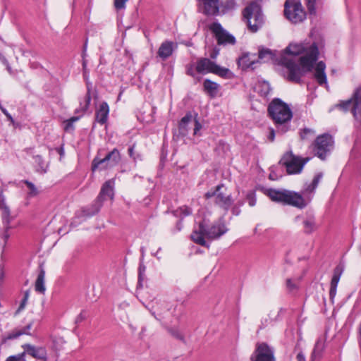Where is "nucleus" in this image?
<instances>
[{"instance_id": "nucleus-18", "label": "nucleus", "mask_w": 361, "mask_h": 361, "mask_svg": "<svg viewBox=\"0 0 361 361\" xmlns=\"http://www.w3.org/2000/svg\"><path fill=\"white\" fill-rule=\"evenodd\" d=\"M326 347V339L319 337L317 340L313 350L311 353L310 361H317L322 357V354Z\"/></svg>"}, {"instance_id": "nucleus-25", "label": "nucleus", "mask_w": 361, "mask_h": 361, "mask_svg": "<svg viewBox=\"0 0 361 361\" xmlns=\"http://www.w3.org/2000/svg\"><path fill=\"white\" fill-rule=\"evenodd\" d=\"M255 63V55L250 54H245L238 59V64L243 69L245 68H254L253 66Z\"/></svg>"}, {"instance_id": "nucleus-31", "label": "nucleus", "mask_w": 361, "mask_h": 361, "mask_svg": "<svg viewBox=\"0 0 361 361\" xmlns=\"http://www.w3.org/2000/svg\"><path fill=\"white\" fill-rule=\"evenodd\" d=\"M316 188H312L310 183H306L300 193L305 200H307V205L311 202Z\"/></svg>"}, {"instance_id": "nucleus-44", "label": "nucleus", "mask_w": 361, "mask_h": 361, "mask_svg": "<svg viewBox=\"0 0 361 361\" xmlns=\"http://www.w3.org/2000/svg\"><path fill=\"white\" fill-rule=\"evenodd\" d=\"M317 0H306V4L309 12L311 14H314L316 11L315 4Z\"/></svg>"}, {"instance_id": "nucleus-13", "label": "nucleus", "mask_w": 361, "mask_h": 361, "mask_svg": "<svg viewBox=\"0 0 361 361\" xmlns=\"http://www.w3.org/2000/svg\"><path fill=\"white\" fill-rule=\"evenodd\" d=\"M251 361H275L274 350L266 343H257L250 356Z\"/></svg>"}, {"instance_id": "nucleus-4", "label": "nucleus", "mask_w": 361, "mask_h": 361, "mask_svg": "<svg viewBox=\"0 0 361 361\" xmlns=\"http://www.w3.org/2000/svg\"><path fill=\"white\" fill-rule=\"evenodd\" d=\"M268 196L274 202L289 204L300 209L307 206V200H305L299 192L294 191L269 189Z\"/></svg>"}, {"instance_id": "nucleus-6", "label": "nucleus", "mask_w": 361, "mask_h": 361, "mask_svg": "<svg viewBox=\"0 0 361 361\" xmlns=\"http://www.w3.org/2000/svg\"><path fill=\"white\" fill-rule=\"evenodd\" d=\"M310 158H301L295 156L291 152L286 153L281 158L280 163L286 166L288 174L301 173L304 166L309 161Z\"/></svg>"}, {"instance_id": "nucleus-35", "label": "nucleus", "mask_w": 361, "mask_h": 361, "mask_svg": "<svg viewBox=\"0 0 361 361\" xmlns=\"http://www.w3.org/2000/svg\"><path fill=\"white\" fill-rule=\"evenodd\" d=\"M192 116L191 113H188L183 117L179 123V130L181 133H185L188 130L187 125L192 121Z\"/></svg>"}, {"instance_id": "nucleus-37", "label": "nucleus", "mask_w": 361, "mask_h": 361, "mask_svg": "<svg viewBox=\"0 0 361 361\" xmlns=\"http://www.w3.org/2000/svg\"><path fill=\"white\" fill-rule=\"evenodd\" d=\"M173 213L175 216L183 218L191 214L192 209L187 206H183L176 209Z\"/></svg>"}, {"instance_id": "nucleus-22", "label": "nucleus", "mask_w": 361, "mask_h": 361, "mask_svg": "<svg viewBox=\"0 0 361 361\" xmlns=\"http://www.w3.org/2000/svg\"><path fill=\"white\" fill-rule=\"evenodd\" d=\"M304 232L307 234H310L318 228V225L316 222L315 216L312 214H307L305 216L303 221Z\"/></svg>"}, {"instance_id": "nucleus-55", "label": "nucleus", "mask_w": 361, "mask_h": 361, "mask_svg": "<svg viewBox=\"0 0 361 361\" xmlns=\"http://www.w3.org/2000/svg\"><path fill=\"white\" fill-rule=\"evenodd\" d=\"M357 334H358V336H357L358 343H359L360 348H361V323L359 324V326L357 327Z\"/></svg>"}, {"instance_id": "nucleus-29", "label": "nucleus", "mask_w": 361, "mask_h": 361, "mask_svg": "<svg viewBox=\"0 0 361 361\" xmlns=\"http://www.w3.org/2000/svg\"><path fill=\"white\" fill-rule=\"evenodd\" d=\"M32 326V323H30L20 329H15L9 334L8 338L9 339H15L24 334L29 335Z\"/></svg>"}, {"instance_id": "nucleus-53", "label": "nucleus", "mask_w": 361, "mask_h": 361, "mask_svg": "<svg viewBox=\"0 0 361 361\" xmlns=\"http://www.w3.org/2000/svg\"><path fill=\"white\" fill-rule=\"evenodd\" d=\"M336 288H337L336 287H330L329 295L331 299H333L335 297L336 294Z\"/></svg>"}, {"instance_id": "nucleus-63", "label": "nucleus", "mask_w": 361, "mask_h": 361, "mask_svg": "<svg viewBox=\"0 0 361 361\" xmlns=\"http://www.w3.org/2000/svg\"><path fill=\"white\" fill-rule=\"evenodd\" d=\"M176 228H177V230H178V231H180V230H181V228H182V223H181V221H180V220H179V221L177 222Z\"/></svg>"}, {"instance_id": "nucleus-3", "label": "nucleus", "mask_w": 361, "mask_h": 361, "mask_svg": "<svg viewBox=\"0 0 361 361\" xmlns=\"http://www.w3.org/2000/svg\"><path fill=\"white\" fill-rule=\"evenodd\" d=\"M227 231V228L224 224H216L207 228L204 221L200 222L199 226L191 234L192 240L202 245L206 246L207 243L204 238L209 239H216L221 237Z\"/></svg>"}, {"instance_id": "nucleus-40", "label": "nucleus", "mask_w": 361, "mask_h": 361, "mask_svg": "<svg viewBox=\"0 0 361 361\" xmlns=\"http://www.w3.org/2000/svg\"><path fill=\"white\" fill-rule=\"evenodd\" d=\"M315 135L314 130L310 128H304L300 133V137L302 140H310L314 137Z\"/></svg>"}, {"instance_id": "nucleus-56", "label": "nucleus", "mask_w": 361, "mask_h": 361, "mask_svg": "<svg viewBox=\"0 0 361 361\" xmlns=\"http://www.w3.org/2000/svg\"><path fill=\"white\" fill-rule=\"evenodd\" d=\"M27 301V300H25L24 299L22 300L20 305L17 310V313H18L19 312H20L21 310H23L25 308Z\"/></svg>"}, {"instance_id": "nucleus-30", "label": "nucleus", "mask_w": 361, "mask_h": 361, "mask_svg": "<svg viewBox=\"0 0 361 361\" xmlns=\"http://www.w3.org/2000/svg\"><path fill=\"white\" fill-rule=\"evenodd\" d=\"M32 326V323H30L20 329H15L9 334L8 338L9 339H15L24 334L29 335Z\"/></svg>"}, {"instance_id": "nucleus-14", "label": "nucleus", "mask_w": 361, "mask_h": 361, "mask_svg": "<svg viewBox=\"0 0 361 361\" xmlns=\"http://www.w3.org/2000/svg\"><path fill=\"white\" fill-rule=\"evenodd\" d=\"M121 159L120 153L118 149H114L106 157L102 159L95 158L93 160L92 169V171L97 170L101 165L105 164L103 168L112 167L116 165Z\"/></svg>"}, {"instance_id": "nucleus-36", "label": "nucleus", "mask_w": 361, "mask_h": 361, "mask_svg": "<svg viewBox=\"0 0 361 361\" xmlns=\"http://www.w3.org/2000/svg\"><path fill=\"white\" fill-rule=\"evenodd\" d=\"M343 272V269L340 266H337L334 271V275L331 281V286L337 288L341 276Z\"/></svg>"}, {"instance_id": "nucleus-61", "label": "nucleus", "mask_w": 361, "mask_h": 361, "mask_svg": "<svg viewBox=\"0 0 361 361\" xmlns=\"http://www.w3.org/2000/svg\"><path fill=\"white\" fill-rule=\"evenodd\" d=\"M8 121L11 122V123L15 128H18L20 126L19 123L16 122L13 118H12V120H8Z\"/></svg>"}, {"instance_id": "nucleus-34", "label": "nucleus", "mask_w": 361, "mask_h": 361, "mask_svg": "<svg viewBox=\"0 0 361 361\" xmlns=\"http://www.w3.org/2000/svg\"><path fill=\"white\" fill-rule=\"evenodd\" d=\"M24 184L27 187V197L32 198L38 195L39 190L29 180H23Z\"/></svg>"}, {"instance_id": "nucleus-50", "label": "nucleus", "mask_w": 361, "mask_h": 361, "mask_svg": "<svg viewBox=\"0 0 361 361\" xmlns=\"http://www.w3.org/2000/svg\"><path fill=\"white\" fill-rule=\"evenodd\" d=\"M202 128V125L200 122L195 119V128H194V135H197V132Z\"/></svg>"}, {"instance_id": "nucleus-15", "label": "nucleus", "mask_w": 361, "mask_h": 361, "mask_svg": "<svg viewBox=\"0 0 361 361\" xmlns=\"http://www.w3.org/2000/svg\"><path fill=\"white\" fill-rule=\"evenodd\" d=\"M23 348L25 354L27 353L35 359L47 361V353L44 347H36L30 344H25Z\"/></svg>"}, {"instance_id": "nucleus-59", "label": "nucleus", "mask_w": 361, "mask_h": 361, "mask_svg": "<svg viewBox=\"0 0 361 361\" xmlns=\"http://www.w3.org/2000/svg\"><path fill=\"white\" fill-rule=\"evenodd\" d=\"M128 154L130 157L133 158L135 160L136 159V157H134V145L129 147Z\"/></svg>"}, {"instance_id": "nucleus-42", "label": "nucleus", "mask_w": 361, "mask_h": 361, "mask_svg": "<svg viewBox=\"0 0 361 361\" xmlns=\"http://www.w3.org/2000/svg\"><path fill=\"white\" fill-rule=\"evenodd\" d=\"M322 178L323 173L322 172L317 173L314 176L312 183H310V184L312 185V188H317Z\"/></svg>"}, {"instance_id": "nucleus-48", "label": "nucleus", "mask_w": 361, "mask_h": 361, "mask_svg": "<svg viewBox=\"0 0 361 361\" xmlns=\"http://www.w3.org/2000/svg\"><path fill=\"white\" fill-rule=\"evenodd\" d=\"M90 101H91L90 95L89 94H87V95L85 96V104L82 107L83 112L86 111L87 109H88L90 104Z\"/></svg>"}, {"instance_id": "nucleus-1", "label": "nucleus", "mask_w": 361, "mask_h": 361, "mask_svg": "<svg viewBox=\"0 0 361 361\" xmlns=\"http://www.w3.org/2000/svg\"><path fill=\"white\" fill-rule=\"evenodd\" d=\"M319 50L317 44L305 43L290 44L281 56L279 63L287 68V79L300 82L306 72L312 71L318 59Z\"/></svg>"}, {"instance_id": "nucleus-16", "label": "nucleus", "mask_w": 361, "mask_h": 361, "mask_svg": "<svg viewBox=\"0 0 361 361\" xmlns=\"http://www.w3.org/2000/svg\"><path fill=\"white\" fill-rule=\"evenodd\" d=\"M176 48V43L171 41H164L161 44L157 54L162 60H166L173 54Z\"/></svg>"}, {"instance_id": "nucleus-26", "label": "nucleus", "mask_w": 361, "mask_h": 361, "mask_svg": "<svg viewBox=\"0 0 361 361\" xmlns=\"http://www.w3.org/2000/svg\"><path fill=\"white\" fill-rule=\"evenodd\" d=\"M1 209L3 223L4 224L6 230H8L10 228L9 224L11 221L10 209L7 206H4L3 208H1ZM8 237L9 235L7 233V231H6L5 233L4 234V240H6L8 238Z\"/></svg>"}, {"instance_id": "nucleus-64", "label": "nucleus", "mask_w": 361, "mask_h": 361, "mask_svg": "<svg viewBox=\"0 0 361 361\" xmlns=\"http://www.w3.org/2000/svg\"><path fill=\"white\" fill-rule=\"evenodd\" d=\"M83 319H84V317L82 316V314L81 313L76 318V322H81Z\"/></svg>"}, {"instance_id": "nucleus-28", "label": "nucleus", "mask_w": 361, "mask_h": 361, "mask_svg": "<svg viewBox=\"0 0 361 361\" xmlns=\"http://www.w3.org/2000/svg\"><path fill=\"white\" fill-rule=\"evenodd\" d=\"M203 86L205 92L211 97L216 96L219 89L217 83L207 79L204 81Z\"/></svg>"}, {"instance_id": "nucleus-11", "label": "nucleus", "mask_w": 361, "mask_h": 361, "mask_svg": "<svg viewBox=\"0 0 361 361\" xmlns=\"http://www.w3.org/2000/svg\"><path fill=\"white\" fill-rule=\"evenodd\" d=\"M195 70L198 73L206 74L213 73L220 76H225L228 73V69L221 68L207 58H201L197 60Z\"/></svg>"}, {"instance_id": "nucleus-39", "label": "nucleus", "mask_w": 361, "mask_h": 361, "mask_svg": "<svg viewBox=\"0 0 361 361\" xmlns=\"http://www.w3.org/2000/svg\"><path fill=\"white\" fill-rule=\"evenodd\" d=\"M166 330L175 338L183 341H184V336L180 329L168 328Z\"/></svg>"}, {"instance_id": "nucleus-47", "label": "nucleus", "mask_w": 361, "mask_h": 361, "mask_svg": "<svg viewBox=\"0 0 361 361\" xmlns=\"http://www.w3.org/2000/svg\"><path fill=\"white\" fill-rule=\"evenodd\" d=\"M286 286L289 290H293L298 287L297 284L294 283L290 279L286 280Z\"/></svg>"}, {"instance_id": "nucleus-46", "label": "nucleus", "mask_w": 361, "mask_h": 361, "mask_svg": "<svg viewBox=\"0 0 361 361\" xmlns=\"http://www.w3.org/2000/svg\"><path fill=\"white\" fill-rule=\"evenodd\" d=\"M128 1V0H114V6L117 10L123 9Z\"/></svg>"}, {"instance_id": "nucleus-32", "label": "nucleus", "mask_w": 361, "mask_h": 361, "mask_svg": "<svg viewBox=\"0 0 361 361\" xmlns=\"http://www.w3.org/2000/svg\"><path fill=\"white\" fill-rule=\"evenodd\" d=\"M255 88L257 92L264 97H267L271 92L269 83L265 81L259 82Z\"/></svg>"}, {"instance_id": "nucleus-24", "label": "nucleus", "mask_w": 361, "mask_h": 361, "mask_svg": "<svg viewBox=\"0 0 361 361\" xmlns=\"http://www.w3.org/2000/svg\"><path fill=\"white\" fill-rule=\"evenodd\" d=\"M39 268L40 270L35 281V289L37 293L44 294L46 290V287L44 285L45 271L42 265L39 267Z\"/></svg>"}, {"instance_id": "nucleus-5", "label": "nucleus", "mask_w": 361, "mask_h": 361, "mask_svg": "<svg viewBox=\"0 0 361 361\" xmlns=\"http://www.w3.org/2000/svg\"><path fill=\"white\" fill-rule=\"evenodd\" d=\"M243 19L252 32H257L264 23V16L260 6L255 2L250 4L243 11Z\"/></svg>"}, {"instance_id": "nucleus-52", "label": "nucleus", "mask_w": 361, "mask_h": 361, "mask_svg": "<svg viewBox=\"0 0 361 361\" xmlns=\"http://www.w3.org/2000/svg\"><path fill=\"white\" fill-rule=\"evenodd\" d=\"M219 49L217 48H214L212 53L210 54V57L213 59H216V56L219 55Z\"/></svg>"}, {"instance_id": "nucleus-49", "label": "nucleus", "mask_w": 361, "mask_h": 361, "mask_svg": "<svg viewBox=\"0 0 361 361\" xmlns=\"http://www.w3.org/2000/svg\"><path fill=\"white\" fill-rule=\"evenodd\" d=\"M238 205L235 204L232 207V213L234 215H238L240 212V207L243 204V202H238Z\"/></svg>"}, {"instance_id": "nucleus-62", "label": "nucleus", "mask_w": 361, "mask_h": 361, "mask_svg": "<svg viewBox=\"0 0 361 361\" xmlns=\"http://www.w3.org/2000/svg\"><path fill=\"white\" fill-rule=\"evenodd\" d=\"M256 204V200L255 198L254 197H251L250 200H249V205L251 206V207H253L255 206Z\"/></svg>"}, {"instance_id": "nucleus-54", "label": "nucleus", "mask_w": 361, "mask_h": 361, "mask_svg": "<svg viewBox=\"0 0 361 361\" xmlns=\"http://www.w3.org/2000/svg\"><path fill=\"white\" fill-rule=\"evenodd\" d=\"M275 137V131L273 128L270 129L269 135H268V139L269 141L273 142Z\"/></svg>"}, {"instance_id": "nucleus-43", "label": "nucleus", "mask_w": 361, "mask_h": 361, "mask_svg": "<svg viewBox=\"0 0 361 361\" xmlns=\"http://www.w3.org/2000/svg\"><path fill=\"white\" fill-rule=\"evenodd\" d=\"M25 353H19L15 355L9 356L6 361H25Z\"/></svg>"}, {"instance_id": "nucleus-12", "label": "nucleus", "mask_w": 361, "mask_h": 361, "mask_svg": "<svg viewBox=\"0 0 361 361\" xmlns=\"http://www.w3.org/2000/svg\"><path fill=\"white\" fill-rule=\"evenodd\" d=\"M114 185L115 181L114 179L106 180L102 185L100 192L95 202L94 210L91 213H87V216H92L97 213L102 204V202L105 200L106 197H109L111 200L114 199Z\"/></svg>"}, {"instance_id": "nucleus-33", "label": "nucleus", "mask_w": 361, "mask_h": 361, "mask_svg": "<svg viewBox=\"0 0 361 361\" xmlns=\"http://www.w3.org/2000/svg\"><path fill=\"white\" fill-rule=\"evenodd\" d=\"M275 54L269 49H262L259 51L258 59L263 62H268L274 59Z\"/></svg>"}, {"instance_id": "nucleus-38", "label": "nucleus", "mask_w": 361, "mask_h": 361, "mask_svg": "<svg viewBox=\"0 0 361 361\" xmlns=\"http://www.w3.org/2000/svg\"><path fill=\"white\" fill-rule=\"evenodd\" d=\"M35 162L38 165L37 171L40 173H46L47 166L45 165L42 157L39 155H37L34 157Z\"/></svg>"}, {"instance_id": "nucleus-10", "label": "nucleus", "mask_w": 361, "mask_h": 361, "mask_svg": "<svg viewBox=\"0 0 361 361\" xmlns=\"http://www.w3.org/2000/svg\"><path fill=\"white\" fill-rule=\"evenodd\" d=\"M209 30L213 33L219 45H233L235 44V37L225 30L218 22H214L209 25Z\"/></svg>"}, {"instance_id": "nucleus-57", "label": "nucleus", "mask_w": 361, "mask_h": 361, "mask_svg": "<svg viewBox=\"0 0 361 361\" xmlns=\"http://www.w3.org/2000/svg\"><path fill=\"white\" fill-rule=\"evenodd\" d=\"M4 206H6L5 203V197L2 192L0 194V209L3 208Z\"/></svg>"}, {"instance_id": "nucleus-8", "label": "nucleus", "mask_w": 361, "mask_h": 361, "mask_svg": "<svg viewBox=\"0 0 361 361\" xmlns=\"http://www.w3.org/2000/svg\"><path fill=\"white\" fill-rule=\"evenodd\" d=\"M284 14L293 23H301L306 18V13L301 3L294 0H287L286 1Z\"/></svg>"}, {"instance_id": "nucleus-20", "label": "nucleus", "mask_w": 361, "mask_h": 361, "mask_svg": "<svg viewBox=\"0 0 361 361\" xmlns=\"http://www.w3.org/2000/svg\"><path fill=\"white\" fill-rule=\"evenodd\" d=\"M326 65L323 61L317 63L314 68V78L319 85H325L327 87V78L325 73Z\"/></svg>"}, {"instance_id": "nucleus-51", "label": "nucleus", "mask_w": 361, "mask_h": 361, "mask_svg": "<svg viewBox=\"0 0 361 361\" xmlns=\"http://www.w3.org/2000/svg\"><path fill=\"white\" fill-rule=\"evenodd\" d=\"M0 109L4 114L7 117L8 120H12V116L8 112V111L0 104Z\"/></svg>"}, {"instance_id": "nucleus-2", "label": "nucleus", "mask_w": 361, "mask_h": 361, "mask_svg": "<svg viewBox=\"0 0 361 361\" xmlns=\"http://www.w3.org/2000/svg\"><path fill=\"white\" fill-rule=\"evenodd\" d=\"M268 112L278 131L285 133L289 130L293 113L287 104L280 99H274L268 106Z\"/></svg>"}, {"instance_id": "nucleus-9", "label": "nucleus", "mask_w": 361, "mask_h": 361, "mask_svg": "<svg viewBox=\"0 0 361 361\" xmlns=\"http://www.w3.org/2000/svg\"><path fill=\"white\" fill-rule=\"evenodd\" d=\"M223 185H217L214 190L208 191L205 193L204 197L206 199L214 197V203L224 211L228 212L233 203V200L231 195H227L222 188Z\"/></svg>"}, {"instance_id": "nucleus-19", "label": "nucleus", "mask_w": 361, "mask_h": 361, "mask_svg": "<svg viewBox=\"0 0 361 361\" xmlns=\"http://www.w3.org/2000/svg\"><path fill=\"white\" fill-rule=\"evenodd\" d=\"M352 111L356 121L361 125V87L357 89L354 94Z\"/></svg>"}, {"instance_id": "nucleus-17", "label": "nucleus", "mask_w": 361, "mask_h": 361, "mask_svg": "<svg viewBox=\"0 0 361 361\" xmlns=\"http://www.w3.org/2000/svg\"><path fill=\"white\" fill-rule=\"evenodd\" d=\"M207 15L215 16L219 13V0H198Z\"/></svg>"}, {"instance_id": "nucleus-7", "label": "nucleus", "mask_w": 361, "mask_h": 361, "mask_svg": "<svg viewBox=\"0 0 361 361\" xmlns=\"http://www.w3.org/2000/svg\"><path fill=\"white\" fill-rule=\"evenodd\" d=\"M333 137L329 134H323L317 137L311 147L315 156L324 160L333 148Z\"/></svg>"}, {"instance_id": "nucleus-45", "label": "nucleus", "mask_w": 361, "mask_h": 361, "mask_svg": "<svg viewBox=\"0 0 361 361\" xmlns=\"http://www.w3.org/2000/svg\"><path fill=\"white\" fill-rule=\"evenodd\" d=\"M352 105V100L348 99L346 101L341 102L340 104L337 105L338 107L340 109H342L344 111H347L351 107Z\"/></svg>"}, {"instance_id": "nucleus-60", "label": "nucleus", "mask_w": 361, "mask_h": 361, "mask_svg": "<svg viewBox=\"0 0 361 361\" xmlns=\"http://www.w3.org/2000/svg\"><path fill=\"white\" fill-rule=\"evenodd\" d=\"M194 65L192 64L187 70V73L190 75L193 76L194 75V70H193Z\"/></svg>"}, {"instance_id": "nucleus-58", "label": "nucleus", "mask_w": 361, "mask_h": 361, "mask_svg": "<svg viewBox=\"0 0 361 361\" xmlns=\"http://www.w3.org/2000/svg\"><path fill=\"white\" fill-rule=\"evenodd\" d=\"M296 358H297L298 361H306L305 357L304 354L302 352L299 353L297 355Z\"/></svg>"}, {"instance_id": "nucleus-23", "label": "nucleus", "mask_w": 361, "mask_h": 361, "mask_svg": "<svg viewBox=\"0 0 361 361\" xmlns=\"http://www.w3.org/2000/svg\"><path fill=\"white\" fill-rule=\"evenodd\" d=\"M109 114V107L106 102H103L100 104L99 109L96 111L95 118L96 121L103 125L107 119Z\"/></svg>"}, {"instance_id": "nucleus-41", "label": "nucleus", "mask_w": 361, "mask_h": 361, "mask_svg": "<svg viewBox=\"0 0 361 361\" xmlns=\"http://www.w3.org/2000/svg\"><path fill=\"white\" fill-rule=\"evenodd\" d=\"M79 119V117L73 116L70 119L65 121V127L64 129L66 131L72 130L73 129V123L77 121Z\"/></svg>"}, {"instance_id": "nucleus-21", "label": "nucleus", "mask_w": 361, "mask_h": 361, "mask_svg": "<svg viewBox=\"0 0 361 361\" xmlns=\"http://www.w3.org/2000/svg\"><path fill=\"white\" fill-rule=\"evenodd\" d=\"M169 310V304L165 302H157L156 305L153 306L150 311L156 319L161 321Z\"/></svg>"}, {"instance_id": "nucleus-27", "label": "nucleus", "mask_w": 361, "mask_h": 361, "mask_svg": "<svg viewBox=\"0 0 361 361\" xmlns=\"http://www.w3.org/2000/svg\"><path fill=\"white\" fill-rule=\"evenodd\" d=\"M219 13H225L233 11L236 7L235 0H219Z\"/></svg>"}]
</instances>
